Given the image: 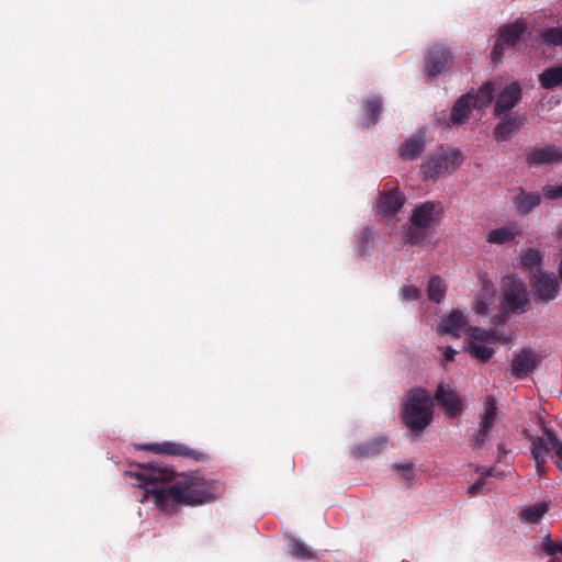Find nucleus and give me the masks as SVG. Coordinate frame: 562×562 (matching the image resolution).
Segmentation results:
<instances>
[{
    "label": "nucleus",
    "instance_id": "obj_1",
    "mask_svg": "<svg viewBox=\"0 0 562 562\" xmlns=\"http://www.w3.org/2000/svg\"><path fill=\"white\" fill-rule=\"evenodd\" d=\"M144 490L140 502L153 499L166 514H173L179 506H199L214 501L222 494L218 482L200 476H184L173 483L175 472L151 463L140 465L136 472H126Z\"/></svg>",
    "mask_w": 562,
    "mask_h": 562
},
{
    "label": "nucleus",
    "instance_id": "obj_2",
    "mask_svg": "<svg viewBox=\"0 0 562 562\" xmlns=\"http://www.w3.org/2000/svg\"><path fill=\"white\" fill-rule=\"evenodd\" d=\"M432 398L423 387L411 390L403 405L402 419L413 431L425 430L432 420Z\"/></svg>",
    "mask_w": 562,
    "mask_h": 562
},
{
    "label": "nucleus",
    "instance_id": "obj_3",
    "mask_svg": "<svg viewBox=\"0 0 562 562\" xmlns=\"http://www.w3.org/2000/svg\"><path fill=\"white\" fill-rule=\"evenodd\" d=\"M503 302L505 307L513 313H524L527 311L530 301L526 284L516 276H506L501 284Z\"/></svg>",
    "mask_w": 562,
    "mask_h": 562
},
{
    "label": "nucleus",
    "instance_id": "obj_4",
    "mask_svg": "<svg viewBox=\"0 0 562 562\" xmlns=\"http://www.w3.org/2000/svg\"><path fill=\"white\" fill-rule=\"evenodd\" d=\"M554 452L555 464L562 471V441L550 429H546L544 436L532 439L531 453L536 461L538 472L543 470L547 456Z\"/></svg>",
    "mask_w": 562,
    "mask_h": 562
},
{
    "label": "nucleus",
    "instance_id": "obj_5",
    "mask_svg": "<svg viewBox=\"0 0 562 562\" xmlns=\"http://www.w3.org/2000/svg\"><path fill=\"white\" fill-rule=\"evenodd\" d=\"M463 157L458 149H441L431 156L422 166L426 179H435L443 172L454 171L461 164Z\"/></svg>",
    "mask_w": 562,
    "mask_h": 562
},
{
    "label": "nucleus",
    "instance_id": "obj_6",
    "mask_svg": "<svg viewBox=\"0 0 562 562\" xmlns=\"http://www.w3.org/2000/svg\"><path fill=\"white\" fill-rule=\"evenodd\" d=\"M526 30L527 24L522 20L503 25L498 31V37L492 50V60L494 63L501 61L505 49L515 47Z\"/></svg>",
    "mask_w": 562,
    "mask_h": 562
},
{
    "label": "nucleus",
    "instance_id": "obj_7",
    "mask_svg": "<svg viewBox=\"0 0 562 562\" xmlns=\"http://www.w3.org/2000/svg\"><path fill=\"white\" fill-rule=\"evenodd\" d=\"M142 449L148 450L158 454H167V456H173V457H181L191 459L194 461H205L207 459V454L194 450L183 443L172 442V441H165L161 443H147L140 446Z\"/></svg>",
    "mask_w": 562,
    "mask_h": 562
},
{
    "label": "nucleus",
    "instance_id": "obj_8",
    "mask_svg": "<svg viewBox=\"0 0 562 562\" xmlns=\"http://www.w3.org/2000/svg\"><path fill=\"white\" fill-rule=\"evenodd\" d=\"M434 398L448 417L454 418L462 413V400L451 385L440 383L436 389Z\"/></svg>",
    "mask_w": 562,
    "mask_h": 562
},
{
    "label": "nucleus",
    "instance_id": "obj_9",
    "mask_svg": "<svg viewBox=\"0 0 562 562\" xmlns=\"http://www.w3.org/2000/svg\"><path fill=\"white\" fill-rule=\"evenodd\" d=\"M453 63L451 52L439 45L429 48L425 56V70L427 76L437 77L447 70Z\"/></svg>",
    "mask_w": 562,
    "mask_h": 562
},
{
    "label": "nucleus",
    "instance_id": "obj_10",
    "mask_svg": "<svg viewBox=\"0 0 562 562\" xmlns=\"http://www.w3.org/2000/svg\"><path fill=\"white\" fill-rule=\"evenodd\" d=\"M521 98L522 90L517 81L507 85L495 95L493 114L496 117H502L503 114L509 113L520 102Z\"/></svg>",
    "mask_w": 562,
    "mask_h": 562
},
{
    "label": "nucleus",
    "instance_id": "obj_11",
    "mask_svg": "<svg viewBox=\"0 0 562 562\" xmlns=\"http://www.w3.org/2000/svg\"><path fill=\"white\" fill-rule=\"evenodd\" d=\"M530 284L537 297L543 302L554 300L559 293V281L554 273L541 272L536 274Z\"/></svg>",
    "mask_w": 562,
    "mask_h": 562
},
{
    "label": "nucleus",
    "instance_id": "obj_12",
    "mask_svg": "<svg viewBox=\"0 0 562 562\" xmlns=\"http://www.w3.org/2000/svg\"><path fill=\"white\" fill-rule=\"evenodd\" d=\"M443 213V206L439 201H426L417 205L409 218L411 223H416L418 226H425L428 229L431 225L440 218Z\"/></svg>",
    "mask_w": 562,
    "mask_h": 562
},
{
    "label": "nucleus",
    "instance_id": "obj_13",
    "mask_svg": "<svg viewBox=\"0 0 562 562\" xmlns=\"http://www.w3.org/2000/svg\"><path fill=\"white\" fill-rule=\"evenodd\" d=\"M496 414V400L494 398V396L488 395L484 401V412L480 419V430L477 431L473 440L475 447H482L487 440L488 434L495 425Z\"/></svg>",
    "mask_w": 562,
    "mask_h": 562
},
{
    "label": "nucleus",
    "instance_id": "obj_14",
    "mask_svg": "<svg viewBox=\"0 0 562 562\" xmlns=\"http://www.w3.org/2000/svg\"><path fill=\"white\" fill-rule=\"evenodd\" d=\"M405 201V195L397 188L385 184L378 201V211L386 216H392L403 207Z\"/></svg>",
    "mask_w": 562,
    "mask_h": 562
},
{
    "label": "nucleus",
    "instance_id": "obj_15",
    "mask_svg": "<svg viewBox=\"0 0 562 562\" xmlns=\"http://www.w3.org/2000/svg\"><path fill=\"white\" fill-rule=\"evenodd\" d=\"M502 120L493 131L494 138L498 142L509 139L517 131H519L527 122L525 115L503 114Z\"/></svg>",
    "mask_w": 562,
    "mask_h": 562
},
{
    "label": "nucleus",
    "instance_id": "obj_16",
    "mask_svg": "<svg viewBox=\"0 0 562 562\" xmlns=\"http://www.w3.org/2000/svg\"><path fill=\"white\" fill-rule=\"evenodd\" d=\"M527 161L529 165L561 162L562 149L553 145L536 148L528 154Z\"/></svg>",
    "mask_w": 562,
    "mask_h": 562
},
{
    "label": "nucleus",
    "instance_id": "obj_17",
    "mask_svg": "<svg viewBox=\"0 0 562 562\" xmlns=\"http://www.w3.org/2000/svg\"><path fill=\"white\" fill-rule=\"evenodd\" d=\"M467 316L461 311H452L442 317L439 324L440 331L460 337L461 331L465 327Z\"/></svg>",
    "mask_w": 562,
    "mask_h": 562
},
{
    "label": "nucleus",
    "instance_id": "obj_18",
    "mask_svg": "<svg viewBox=\"0 0 562 562\" xmlns=\"http://www.w3.org/2000/svg\"><path fill=\"white\" fill-rule=\"evenodd\" d=\"M425 148V135L418 133L408 138L398 149V155L403 160H415Z\"/></svg>",
    "mask_w": 562,
    "mask_h": 562
},
{
    "label": "nucleus",
    "instance_id": "obj_19",
    "mask_svg": "<svg viewBox=\"0 0 562 562\" xmlns=\"http://www.w3.org/2000/svg\"><path fill=\"white\" fill-rule=\"evenodd\" d=\"M535 358L530 350L524 349L512 361V374L516 378H524L533 370Z\"/></svg>",
    "mask_w": 562,
    "mask_h": 562
},
{
    "label": "nucleus",
    "instance_id": "obj_20",
    "mask_svg": "<svg viewBox=\"0 0 562 562\" xmlns=\"http://www.w3.org/2000/svg\"><path fill=\"white\" fill-rule=\"evenodd\" d=\"M540 202V193L527 192L522 188H519L517 195L514 198V205L518 213L522 215L530 213Z\"/></svg>",
    "mask_w": 562,
    "mask_h": 562
},
{
    "label": "nucleus",
    "instance_id": "obj_21",
    "mask_svg": "<svg viewBox=\"0 0 562 562\" xmlns=\"http://www.w3.org/2000/svg\"><path fill=\"white\" fill-rule=\"evenodd\" d=\"M382 98L379 95L369 97L363 101V121L362 126H372L378 122L379 115L382 111Z\"/></svg>",
    "mask_w": 562,
    "mask_h": 562
},
{
    "label": "nucleus",
    "instance_id": "obj_22",
    "mask_svg": "<svg viewBox=\"0 0 562 562\" xmlns=\"http://www.w3.org/2000/svg\"><path fill=\"white\" fill-rule=\"evenodd\" d=\"M495 83L486 81L483 83L475 93H472L471 103L474 109L483 110L487 108L495 99Z\"/></svg>",
    "mask_w": 562,
    "mask_h": 562
},
{
    "label": "nucleus",
    "instance_id": "obj_23",
    "mask_svg": "<svg viewBox=\"0 0 562 562\" xmlns=\"http://www.w3.org/2000/svg\"><path fill=\"white\" fill-rule=\"evenodd\" d=\"M387 439L385 437H376L364 443L358 445L353 449V454L357 457H374L387 447Z\"/></svg>",
    "mask_w": 562,
    "mask_h": 562
},
{
    "label": "nucleus",
    "instance_id": "obj_24",
    "mask_svg": "<svg viewBox=\"0 0 562 562\" xmlns=\"http://www.w3.org/2000/svg\"><path fill=\"white\" fill-rule=\"evenodd\" d=\"M540 87L552 90L562 86V63L544 69L538 77Z\"/></svg>",
    "mask_w": 562,
    "mask_h": 562
},
{
    "label": "nucleus",
    "instance_id": "obj_25",
    "mask_svg": "<svg viewBox=\"0 0 562 562\" xmlns=\"http://www.w3.org/2000/svg\"><path fill=\"white\" fill-rule=\"evenodd\" d=\"M472 93L468 92L462 94L453 104L451 109L450 121L452 124H461L470 113V105Z\"/></svg>",
    "mask_w": 562,
    "mask_h": 562
},
{
    "label": "nucleus",
    "instance_id": "obj_26",
    "mask_svg": "<svg viewBox=\"0 0 562 562\" xmlns=\"http://www.w3.org/2000/svg\"><path fill=\"white\" fill-rule=\"evenodd\" d=\"M519 232L512 226L493 229L488 233L486 240L491 244H505L513 240Z\"/></svg>",
    "mask_w": 562,
    "mask_h": 562
},
{
    "label": "nucleus",
    "instance_id": "obj_27",
    "mask_svg": "<svg viewBox=\"0 0 562 562\" xmlns=\"http://www.w3.org/2000/svg\"><path fill=\"white\" fill-rule=\"evenodd\" d=\"M447 286L439 276H434L428 281L427 293L430 301L440 303L446 295Z\"/></svg>",
    "mask_w": 562,
    "mask_h": 562
},
{
    "label": "nucleus",
    "instance_id": "obj_28",
    "mask_svg": "<svg viewBox=\"0 0 562 562\" xmlns=\"http://www.w3.org/2000/svg\"><path fill=\"white\" fill-rule=\"evenodd\" d=\"M538 33L547 47L562 46V26L541 29Z\"/></svg>",
    "mask_w": 562,
    "mask_h": 562
},
{
    "label": "nucleus",
    "instance_id": "obj_29",
    "mask_svg": "<svg viewBox=\"0 0 562 562\" xmlns=\"http://www.w3.org/2000/svg\"><path fill=\"white\" fill-rule=\"evenodd\" d=\"M289 553L294 559L300 560H312L315 558V553L302 541L291 538L289 541Z\"/></svg>",
    "mask_w": 562,
    "mask_h": 562
},
{
    "label": "nucleus",
    "instance_id": "obj_30",
    "mask_svg": "<svg viewBox=\"0 0 562 562\" xmlns=\"http://www.w3.org/2000/svg\"><path fill=\"white\" fill-rule=\"evenodd\" d=\"M549 510V506L546 503H539L528 508L524 509L520 514V517L524 521L528 524H537L544 514Z\"/></svg>",
    "mask_w": 562,
    "mask_h": 562
},
{
    "label": "nucleus",
    "instance_id": "obj_31",
    "mask_svg": "<svg viewBox=\"0 0 562 562\" xmlns=\"http://www.w3.org/2000/svg\"><path fill=\"white\" fill-rule=\"evenodd\" d=\"M427 234V227L418 226L416 223H411L405 233V241L412 245H419L426 239Z\"/></svg>",
    "mask_w": 562,
    "mask_h": 562
},
{
    "label": "nucleus",
    "instance_id": "obj_32",
    "mask_svg": "<svg viewBox=\"0 0 562 562\" xmlns=\"http://www.w3.org/2000/svg\"><path fill=\"white\" fill-rule=\"evenodd\" d=\"M521 263L531 271H538L541 266V254L537 249L528 248L521 256Z\"/></svg>",
    "mask_w": 562,
    "mask_h": 562
},
{
    "label": "nucleus",
    "instance_id": "obj_33",
    "mask_svg": "<svg viewBox=\"0 0 562 562\" xmlns=\"http://www.w3.org/2000/svg\"><path fill=\"white\" fill-rule=\"evenodd\" d=\"M468 350L471 353V356H473L474 358H476L483 362L490 360L492 358V356L494 355L493 348L477 345L474 341H471L469 344Z\"/></svg>",
    "mask_w": 562,
    "mask_h": 562
},
{
    "label": "nucleus",
    "instance_id": "obj_34",
    "mask_svg": "<svg viewBox=\"0 0 562 562\" xmlns=\"http://www.w3.org/2000/svg\"><path fill=\"white\" fill-rule=\"evenodd\" d=\"M467 335L473 340H476L480 342H485V341H490L494 338L495 331H487L480 327L470 326L467 329Z\"/></svg>",
    "mask_w": 562,
    "mask_h": 562
},
{
    "label": "nucleus",
    "instance_id": "obj_35",
    "mask_svg": "<svg viewBox=\"0 0 562 562\" xmlns=\"http://www.w3.org/2000/svg\"><path fill=\"white\" fill-rule=\"evenodd\" d=\"M543 195L548 200H558L562 198V183L557 186H546L542 189Z\"/></svg>",
    "mask_w": 562,
    "mask_h": 562
},
{
    "label": "nucleus",
    "instance_id": "obj_36",
    "mask_svg": "<svg viewBox=\"0 0 562 562\" xmlns=\"http://www.w3.org/2000/svg\"><path fill=\"white\" fill-rule=\"evenodd\" d=\"M401 295L404 301H416L420 296V291L416 286L405 285L401 289Z\"/></svg>",
    "mask_w": 562,
    "mask_h": 562
},
{
    "label": "nucleus",
    "instance_id": "obj_37",
    "mask_svg": "<svg viewBox=\"0 0 562 562\" xmlns=\"http://www.w3.org/2000/svg\"><path fill=\"white\" fill-rule=\"evenodd\" d=\"M542 550L548 554V555H554L557 553H562V544L560 543H557V542H553L550 537L548 536L546 539H544V542H543V546H542Z\"/></svg>",
    "mask_w": 562,
    "mask_h": 562
},
{
    "label": "nucleus",
    "instance_id": "obj_38",
    "mask_svg": "<svg viewBox=\"0 0 562 562\" xmlns=\"http://www.w3.org/2000/svg\"><path fill=\"white\" fill-rule=\"evenodd\" d=\"M373 241V234L370 228H363L359 236V247L361 251L364 250L366 247L370 246Z\"/></svg>",
    "mask_w": 562,
    "mask_h": 562
},
{
    "label": "nucleus",
    "instance_id": "obj_39",
    "mask_svg": "<svg viewBox=\"0 0 562 562\" xmlns=\"http://www.w3.org/2000/svg\"><path fill=\"white\" fill-rule=\"evenodd\" d=\"M395 469L400 472H403V476L406 480H411L414 475L413 473V464L412 463H404V464H395Z\"/></svg>",
    "mask_w": 562,
    "mask_h": 562
},
{
    "label": "nucleus",
    "instance_id": "obj_40",
    "mask_svg": "<svg viewBox=\"0 0 562 562\" xmlns=\"http://www.w3.org/2000/svg\"><path fill=\"white\" fill-rule=\"evenodd\" d=\"M474 311L480 315L485 314L487 311V303L481 297H477L474 303Z\"/></svg>",
    "mask_w": 562,
    "mask_h": 562
},
{
    "label": "nucleus",
    "instance_id": "obj_41",
    "mask_svg": "<svg viewBox=\"0 0 562 562\" xmlns=\"http://www.w3.org/2000/svg\"><path fill=\"white\" fill-rule=\"evenodd\" d=\"M485 482L483 479L476 481L474 484H472L470 487H469V494L470 495H475L480 490L483 488Z\"/></svg>",
    "mask_w": 562,
    "mask_h": 562
},
{
    "label": "nucleus",
    "instance_id": "obj_42",
    "mask_svg": "<svg viewBox=\"0 0 562 562\" xmlns=\"http://www.w3.org/2000/svg\"><path fill=\"white\" fill-rule=\"evenodd\" d=\"M456 353H457V351L452 347H447V349L445 351V359L447 361H453Z\"/></svg>",
    "mask_w": 562,
    "mask_h": 562
},
{
    "label": "nucleus",
    "instance_id": "obj_43",
    "mask_svg": "<svg viewBox=\"0 0 562 562\" xmlns=\"http://www.w3.org/2000/svg\"><path fill=\"white\" fill-rule=\"evenodd\" d=\"M497 450H498V461H502L503 457H505L507 454L508 450L504 443H499L497 447Z\"/></svg>",
    "mask_w": 562,
    "mask_h": 562
},
{
    "label": "nucleus",
    "instance_id": "obj_44",
    "mask_svg": "<svg viewBox=\"0 0 562 562\" xmlns=\"http://www.w3.org/2000/svg\"><path fill=\"white\" fill-rule=\"evenodd\" d=\"M493 471H494V469H493V468L487 469V470L484 472V476H492V475H493Z\"/></svg>",
    "mask_w": 562,
    "mask_h": 562
},
{
    "label": "nucleus",
    "instance_id": "obj_45",
    "mask_svg": "<svg viewBox=\"0 0 562 562\" xmlns=\"http://www.w3.org/2000/svg\"><path fill=\"white\" fill-rule=\"evenodd\" d=\"M558 238L562 240V227L558 231Z\"/></svg>",
    "mask_w": 562,
    "mask_h": 562
}]
</instances>
